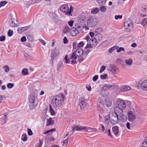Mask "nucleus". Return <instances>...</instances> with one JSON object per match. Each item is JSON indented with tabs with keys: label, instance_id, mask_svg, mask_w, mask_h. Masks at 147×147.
<instances>
[{
	"label": "nucleus",
	"instance_id": "nucleus-35",
	"mask_svg": "<svg viewBox=\"0 0 147 147\" xmlns=\"http://www.w3.org/2000/svg\"><path fill=\"white\" fill-rule=\"evenodd\" d=\"M49 110L51 113V114L52 115H54L55 114V112L54 110L52 108L51 105H50Z\"/></svg>",
	"mask_w": 147,
	"mask_h": 147
},
{
	"label": "nucleus",
	"instance_id": "nucleus-32",
	"mask_svg": "<svg viewBox=\"0 0 147 147\" xmlns=\"http://www.w3.org/2000/svg\"><path fill=\"white\" fill-rule=\"evenodd\" d=\"M116 49H117V53H119L121 51H125V49L123 47H120L116 46Z\"/></svg>",
	"mask_w": 147,
	"mask_h": 147
},
{
	"label": "nucleus",
	"instance_id": "nucleus-30",
	"mask_svg": "<svg viewBox=\"0 0 147 147\" xmlns=\"http://www.w3.org/2000/svg\"><path fill=\"white\" fill-rule=\"evenodd\" d=\"M77 56L76 52H74L70 56V58L71 59H77Z\"/></svg>",
	"mask_w": 147,
	"mask_h": 147
},
{
	"label": "nucleus",
	"instance_id": "nucleus-11",
	"mask_svg": "<svg viewBox=\"0 0 147 147\" xmlns=\"http://www.w3.org/2000/svg\"><path fill=\"white\" fill-rule=\"evenodd\" d=\"M128 119L130 122H132L135 120L136 116L134 113L131 111H129L127 113Z\"/></svg>",
	"mask_w": 147,
	"mask_h": 147
},
{
	"label": "nucleus",
	"instance_id": "nucleus-37",
	"mask_svg": "<svg viewBox=\"0 0 147 147\" xmlns=\"http://www.w3.org/2000/svg\"><path fill=\"white\" fill-rule=\"evenodd\" d=\"M63 64L62 62L61 61H60L59 62L57 65V70L58 71H59L60 68L62 66V64Z\"/></svg>",
	"mask_w": 147,
	"mask_h": 147
},
{
	"label": "nucleus",
	"instance_id": "nucleus-18",
	"mask_svg": "<svg viewBox=\"0 0 147 147\" xmlns=\"http://www.w3.org/2000/svg\"><path fill=\"white\" fill-rule=\"evenodd\" d=\"M141 87L143 90L147 91V79L143 81L142 82Z\"/></svg>",
	"mask_w": 147,
	"mask_h": 147
},
{
	"label": "nucleus",
	"instance_id": "nucleus-22",
	"mask_svg": "<svg viewBox=\"0 0 147 147\" xmlns=\"http://www.w3.org/2000/svg\"><path fill=\"white\" fill-rule=\"evenodd\" d=\"M131 89V88L128 86L123 85L122 86L121 88V92L126 91Z\"/></svg>",
	"mask_w": 147,
	"mask_h": 147
},
{
	"label": "nucleus",
	"instance_id": "nucleus-25",
	"mask_svg": "<svg viewBox=\"0 0 147 147\" xmlns=\"http://www.w3.org/2000/svg\"><path fill=\"white\" fill-rule=\"evenodd\" d=\"M125 62L128 65H131L133 61L131 58L129 59H126L125 60Z\"/></svg>",
	"mask_w": 147,
	"mask_h": 147
},
{
	"label": "nucleus",
	"instance_id": "nucleus-24",
	"mask_svg": "<svg viewBox=\"0 0 147 147\" xmlns=\"http://www.w3.org/2000/svg\"><path fill=\"white\" fill-rule=\"evenodd\" d=\"M28 28V27L27 26L24 27L18 28L17 30L19 33L21 34L22 32L24 31L27 29Z\"/></svg>",
	"mask_w": 147,
	"mask_h": 147
},
{
	"label": "nucleus",
	"instance_id": "nucleus-51",
	"mask_svg": "<svg viewBox=\"0 0 147 147\" xmlns=\"http://www.w3.org/2000/svg\"><path fill=\"white\" fill-rule=\"evenodd\" d=\"M68 138L67 139L64 140L63 142V146H66L68 142Z\"/></svg>",
	"mask_w": 147,
	"mask_h": 147
},
{
	"label": "nucleus",
	"instance_id": "nucleus-26",
	"mask_svg": "<svg viewBox=\"0 0 147 147\" xmlns=\"http://www.w3.org/2000/svg\"><path fill=\"white\" fill-rule=\"evenodd\" d=\"M98 3L100 5H103L106 3L107 0H96Z\"/></svg>",
	"mask_w": 147,
	"mask_h": 147
},
{
	"label": "nucleus",
	"instance_id": "nucleus-62",
	"mask_svg": "<svg viewBox=\"0 0 147 147\" xmlns=\"http://www.w3.org/2000/svg\"><path fill=\"white\" fill-rule=\"evenodd\" d=\"M4 117H5V118L3 119V121L4 122L3 124H5L6 122V116L7 115V113H5L4 114Z\"/></svg>",
	"mask_w": 147,
	"mask_h": 147
},
{
	"label": "nucleus",
	"instance_id": "nucleus-39",
	"mask_svg": "<svg viewBox=\"0 0 147 147\" xmlns=\"http://www.w3.org/2000/svg\"><path fill=\"white\" fill-rule=\"evenodd\" d=\"M56 130L55 128L51 129L50 130L47 131H45L44 133V134H47L49 133V132H52L55 131H56Z\"/></svg>",
	"mask_w": 147,
	"mask_h": 147
},
{
	"label": "nucleus",
	"instance_id": "nucleus-56",
	"mask_svg": "<svg viewBox=\"0 0 147 147\" xmlns=\"http://www.w3.org/2000/svg\"><path fill=\"white\" fill-rule=\"evenodd\" d=\"M5 38V37L4 36H2L0 37V41L3 42L4 41Z\"/></svg>",
	"mask_w": 147,
	"mask_h": 147
},
{
	"label": "nucleus",
	"instance_id": "nucleus-52",
	"mask_svg": "<svg viewBox=\"0 0 147 147\" xmlns=\"http://www.w3.org/2000/svg\"><path fill=\"white\" fill-rule=\"evenodd\" d=\"M28 135L30 136L32 135L33 134L32 131L30 128L28 129Z\"/></svg>",
	"mask_w": 147,
	"mask_h": 147
},
{
	"label": "nucleus",
	"instance_id": "nucleus-28",
	"mask_svg": "<svg viewBox=\"0 0 147 147\" xmlns=\"http://www.w3.org/2000/svg\"><path fill=\"white\" fill-rule=\"evenodd\" d=\"M27 38L28 40L30 41H32L33 40V36L32 35L30 34H28L26 35Z\"/></svg>",
	"mask_w": 147,
	"mask_h": 147
},
{
	"label": "nucleus",
	"instance_id": "nucleus-47",
	"mask_svg": "<svg viewBox=\"0 0 147 147\" xmlns=\"http://www.w3.org/2000/svg\"><path fill=\"white\" fill-rule=\"evenodd\" d=\"M109 116H106L105 117V121L107 123H109Z\"/></svg>",
	"mask_w": 147,
	"mask_h": 147
},
{
	"label": "nucleus",
	"instance_id": "nucleus-4",
	"mask_svg": "<svg viewBox=\"0 0 147 147\" xmlns=\"http://www.w3.org/2000/svg\"><path fill=\"white\" fill-rule=\"evenodd\" d=\"M72 130H77L78 131H85L88 132H91L93 131L96 130L95 129L92 128L87 127L76 125L73 127Z\"/></svg>",
	"mask_w": 147,
	"mask_h": 147
},
{
	"label": "nucleus",
	"instance_id": "nucleus-21",
	"mask_svg": "<svg viewBox=\"0 0 147 147\" xmlns=\"http://www.w3.org/2000/svg\"><path fill=\"white\" fill-rule=\"evenodd\" d=\"M118 87V86H113V85L110 84H105L102 87V89L104 90H106L109 89L111 88H115V87Z\"/></svg>",
	"mask_w": 147,
	"mask_h": 147
},
{
	"label": "nucleus",
	"instance_id": "nucleus-64",
	"mask_svg": "<svg viewBox=\"0 0 147 147\" xmlns=\"http://www.w3.org/2000/svg\"><path fill=\"white\" fill-rule=\"evenodd\" d=\"M68 42L67 39L66 37H65L63 38V43L64 44L67 43Z\"/></svg>",
	"mask_w": 147,
	"mask_h": 147
},
{
	"label": "nucleus",
	"instance_id": "nucleus-12",
	"mask_svg": "<svg viewBox=\"0 0 147 147\" xmlns=\"http://www.w3.org/2000/svg\"><path fill=\"white\" fill-rule=\"evenodd\" d=\"M9 23L10 26L11 27H16L18 26L17 21L12 17L10 19Z\"/></svg>",
	"mask_w": 147,
	"mask_h": 147
},
{
	"label": "nucleus",
	"instance_id": "nucleus-43",
	"mask_svg": "<svg viewBox=\"0 0 147 147\" xmlns=\"http://www.w3.org/2000/svg\"><path fill=\"white\" fill-rule=\"evenodd\" d=\"M84 45V43L83 42H81L77 45L78 48H81V47H82Z\"/></svg>",
	"mask_w": 147,
	"mask_h": 147
},
{
	"label": "nucleus",
	"instance_id": "nucleus-44",
	"mask_svg": "<svg viewBox=\"0 0 147 147\" xmlns=\"http://www.w3.org/2000/svg\"><path fill=\"white\" fill-rule=\"evenodd\" d=\"M13 34V31L11 30H9L7 33L8 36H12Z\"/></svg>",
	"mask_w": 147,
	"mask_h": 147
},
{
	"label": "nucleus",
	"instance_id": "nucleus-27",
	"mask_svg": "<svg viewBox=\"0 0 147 147\" xmlns=\"http://www.w3.org/2000/svg\"><path fill=\"white\" fill-rule=\"evenodd\" d=\"M40 0H30L28 2V4L30 5H33L35 3L40 1Z\"/></svg>",
	"mask_w": 147,
	"mask_h": 147
},
{
	"label": "nucleus",
	"instance_id": "nucleus-3",
	"mask_svg": "<svg viewBox=\"0 0 147 147\" xmlns=\"http://www.w3.org/2000/svg\"><path fill=\"white\" fill-rule=\"evenodd\" d=\"M30 108L32 109L35 107L37 105L38 101L37 97L34 94L30 95L29 98Z\"/></svg>",
	"mask_w": 147,
	"mask_h": 147
},
{
	"label": "nucleus",
	"instance_id": "nucleus-10",
	"mask_svg": "<svg viewBox=\"0 0 147 147\" xmlns=\"http://www.w3.org/2000/svg\"><path fill=\"white\" fill-rule=\"evenodd\" d=\"M115 113L118 115L119 120L123 122H124L127 119V116L124 114L123 111H121V112L120 111L119 112Z\"/></svg>",
	"mask_w": 147,
	"mask_h": 147
},
{
	"label": "nucleus",
	"instance_id": "nucleus-8",
	"mask_svg": "<svg viewBox=\"0 0 147 147\" xmlns=\"http://www.w3.org/2000/svg\"><path fill=\"white\" fill-rule=\"evenodd\" d=\"M133 24L132 21L130 20H127L124 24V27L127 31H129L132 30Z\"/></svg>",
	"mask_w": 147,
	"mask_h": 147
},
{
	"label": "nucleus",
	"instance_id": "nucleus-20",
	"mask_svg": "<svg viewBox=\"0 0 147 147\" xmlns=\"http://www.w3.org/2000/svg\"><path fill=\"white\" fill-rule=\"evenodd\" d=\"M78 21L80 23H84L86 22V16L84 15H80L78 19Z\"/></svg>",
	"mask_w": 147,
	"mask_h": 147
},
{
	"label": "nucleus",
	"instance_id": "nucleus-53",
	"mask_svg": "<svg viewBox=\"0 0 147 147\" xmlns=\"http://www.w3.org/2000/svg\"><path fill=\"white\" fill-rule=\"evenodd\" d=\"M106 68V67L105 66L103 65L101 66V69L100 70V73H102L105 70Z\"/></svg>",
	"mask_w": 147,
	"mask_h": 147
},
{
	"label": "nucleus",
	"instance_id": "nucleus-34",
	"mask_svg": "<svg viewBox=\"0 0 147 147\" xmlns=\"http://www.w3.org/2000/svg\"><path fill=\"white\" fill-rule=\"evenodd\" d=\"M68 56L66 55L64 57V60L65 61V63L66 64L69 63L70 62V59L69 58H67Z\"/></svg>",
	"mask_w": 147,
	"mask_h": 147
},
{
	"label": "nucleus",
	"instance_id": "nucleus-15",
	"mask_svg": "<svg viewBox=\"0 0 147 147\" xmlns=\"http://www.w3.org/2000/svg\"><path fill=\"white\" fill-rule=\"evenodd\" d=\"M70 33L72 36H76L79 34V32L76 28L73 27L71 28L70 30Z\"/></svg>",
	"mask_w": 147,
	"mask_h": 147
},
{
	"label": "nucleus",
	"instance_id": "nucleus-9",
	"mask_svg": "<svg viewBox=\"0 0 147 147\" xmlns=\"http://www.w3.org/2000/svg\"><path fill=\"white\" fill-rule=\"evenodd\" d=\"M59 55V50L58 49L56 48H55L54 50L52 52V53L51 55V59L52 63L53 64V60L58 56Z\"/></svg>",
	"mask_w": 147,
	"mask_h": 147
},
{
	"label": "nucleus",
	"instance_id": "nucleus-13",
	"mask_svg": "<svg viewBox=\"0 0 147 147\" xmlns=\"http://www.w3.org/2000/svg\"><path fill=\"white\" fill-rule=\"evenodd\" d=\"M109 70L112 73L115 74L118 70V69L115 66L112 65H110L109 67Z\"/></svg>",
	"mask_w": 147,
	"mask_h": 147
},
{
	"label": "nucleus",
	"instance_id": "nucleus-40",
	"mask_svg": "<svg viewBox=\"0 0 147 147\" xmlns=\"http://www.w3.org/2000/svg\"><path fill=\"white\" fill-rule=\"evenodd\" d=\"M97 36V39L99 41L102 39V35L100 34H96L94 36Z\"/></svg>",
	"mask_w": 147,
	"mask_h": 147
},
{
	"label": "nucleus",
	"instance_id": "nucleus-5",
	"mask_svg": "<svg viewBox=\"0 0 147 147\" xmlns=\"http://www.w3.org/2000/svg\"><path fill=\"white\" fill-rule=\"evenodd\" d=\"M60 10L61 11L65 13V14L68 16H72L71 13L73 11V8L71 6H70V9H69L67 5H64L61 6Z\"/></svg>",
	"mask_w": 147,
	"mask_h": 147
},
{
	"label": "nucleus",
	"instance_id": "nucleus-49",
	"mask_svg": "<svg viewBox=\"0 0 147 147\" xmlns=\"http://www.w3.org/2000/svg\"><path fill=\"white\" fill-rule=\"evenodd\" d=\"M105 133H108L109 136H110L111 137H112L111 133V130L110 129H108V130L107 129H106Z\"/></svg>",
	"mask_w": 147,
	"mask_h": 147
},
{
	"label": "nucleus",
	"instance_id": "nucleus-38",
	"mask_svg": "<svg viewBox=\"0 0 147 147\" xmlns=\"http://www.w3.org/2000/svg\"><path fill=\"white\" fill-rule=\"evenodd\" d=\"M69 30V27L68 26H65L63 31V32L64 33H66L68 32Z\"/></svg>",
	"mask_w": 147,
	"mask_h": 147
},
{
	"label": "nucleus",
	"instance_id": "nucleus-54",
	"mask_svg": "<svg viewBox=\"0 0 147 147\" xmlns=\"http://www.w3.org/2000/svg\"><path fill=\"white\" fill-rule=\"evenodd\" d=\"M3 68L5 69V72H7L9 70V68L8 66L7 65H5Z\"/></svg>",
	"mask_w": 147,
	"mask_h": 147
},
{
	"label": "nucleus",
	"instance_id": "nucleus-48",
	"mask_svg": "<svg viewBox=\"0 0 147 147\" xmlns=\"http://www.w3.org/2000/svg\"><path fill=\"white\" fill-rule=\"evenodd\" d=\"M14 86V84L11 83H9L7 85V87L8 88L11 89Z\"/></svg>",
	"mask_w": 147,
	"mask_h": 147
},
{
	"label": "nucleus",
	"instance_id": "nucleus-29",
	"mask_svg": "<svg viewBox=\"0 0 147 147\" xmlns=\"http://www.w3.org/2000/svg\"><path fill=\"white\" fill-rule=\"evenodd\" d=\"M47 125H51L53 124L54 121L52 119V118L51 117L49 119H47Z\"/></svg>",
	"mask_w": 147,
	"mask_h": 147
},
{
	"label": "nucleus",
	"instance_id": "nucleus-55",
	"mask_svg": "<svg viewBox=\"0 0 147 147\" xmlns=\"http://www.w3.org/2000/svg\"><path fill=\"white\" fill-rule=\"evenodd\" d=\"M5 99V97L4 96L0 95V103H1L2 101L3 100Z\"/></svg>",
	"mask_w": 147,
	"mask_h": 147
},
{
	"label": "nucleus",
	"instance_id": "nucleus-7",
	"mask_svg": "<svg viewBox=\"0 0 147 147\" xmlns=\"http://www.w3.org/2000/svg\"><path fill=\"white\" fill-rule=\"evenodd\" d=\"M97 22L98 20L95 17L90 16L87 21V24L89 27H93L96 25Z\"/></svg>",
	"mask_w": 147,
	"mask_h": 147
},
{
	"label": "nucleus",
	"instance_id": "nucleus-23",
	"mask_svg": "<svg viewBox=\"0 0 147 147\" xmlns=\"http://www.w3.org/2000/svg\"><path fill=\"white\" fill-rule=\"evenodd\" d=\"M112 102L109 99L107 98L105 99V104L107 107L111 106Z\"/></svg>",
	"mask_w": 147,
	"mask_h": 147
},
{
	"label": "nucleus",
	"instance_id": "nucleus-17",
	"mask_svg": "<svg viewBox=\"0 0 147 147\" xmlns=\"http://www.w3.org/2000/svg\"><path fill=\"white\" fill-rule=\"evenodd\" d=\"M75 52L77 57H82L83 55L84 51L82 48H78Z\"/></svg>",
	"mask_w": 147,
	"mask_h": 147
},
{
	"label": "nucleus",
	"instance_id": "nucleus-59",
	"mask_svg": "<svg viewBox=\"0 0 147 147\" xmlns=\"http://www.w3.org/2000/svg\"><path fill=\"white\" fill-rule=\"evenodd\" d=\"M98 78V75H95L93 77L92 80L93 81H96Z\"/></svg>",
	"mask_w": 147,
	"mask_h": 147
},
{
	"label": "nucleus",
	"instance_id": "nucleus-31",
	"mask_svg": "<svg viewBox=\"0 0 147 147\" xmlns=\"http://www.w3.org/2000/svg\"><path fill=\"white\" fill-rule=\"evenodd\" d=\"M99 11V9L98 8H95L92 9L91 11V13L93 14H96L98 13Z\"/></svg>",
	"mask_w": 147,
	"mask_h": 147
},
{
	"label": "nucleus",
	"instance_id": "nucleus-14",
	"mask_svg": "<svg viewBox=\"0 0 147 147\" xmlns=\"http://www.w3.org/2000/svg\"><path fill=\"white\" fill-rule=\"evenodd\" d=\"M79 105L82 109L84 108L86 106L87 103L84 100V98L81 97L80 98L79 100Z\"/></svg>",
	"mask_w": 147,
	"mask_h": 147
},
{
	"label": "nucleus",
	"instance_id": "nucleus-33",
	"mask_svg": "<svg viewBox=\"0 0 147 147\" xmlns=\"http://www.w3.org/2000/svg\"><path fill=\"white\" fill-rule=\"evenodd\" d=\"M22 74L23 75H26L28 74V70L26 68L23 69L22 72Z\"/></svg>",
	"mask_w": 147,
	"mask_h": 147
},
{
	"label": "nucleus",
	"instance_id": "nucleus-45",
	"mask_svg": "<svg viewBox=\"0 0 147 147\" xmlns=\"http://www.w3.org/2000/svg\"><path fill=\"white\" fill-rule=\"evenodd\" d=\"M101 79H105L107 78L108 76L106 74H104L103 75H101L100 76Z\"/></svg>",
	"mask_w": 147,
	"mask_h": 147
},
{
	"label": "nucleus",
	"instance_id": "nucleus-63",
	"mask_svg": "<svg viewBox=\"0 0 147 147\" xmlns=\"http://www.w3.org/2000/svg\"><path fill=\"white\" fill-rule=\"evenodd\" d=\"M126 127L129 129H130V125L129 123L127 122L126 125Z\"/></svg>",
	"mask_w": 147,
	"mask_h": 147
},
{
	"label": "nucleus",
	"instance_id": "nucleus-36",
	"mask_svg": "<svg viewBox=\"0 0 147 147\" xmlns=\"http://www.w3.org/2000/svg\"><path fill=\"white\" fill-rule=\"evenodd\" d=\"M21 139L24 141H26L27 140V135L26 134H22Z\"/></svg>",
	"mask_w": 147,
	"mask_h": 147
},
{
	"label": "nucleus",
	"instance_id": "nucleus-6",
	"mask_svg": "<svg viewBox=\"0 0 147 147\" xmlns=\"http://www.w3.org/2000/svg\"><path fill=\"white\" fill-rule=\"evenodd\" d=\"M109 121L111 123L115 125L117 124L119 120L118 115L114 112V113H111L109 114Z\"/></svg>",
	"mask_w": 147,
	"mask_h": 147
},
{
	"label": "nucleus",
	"instance_id": "nucleus-2",
	"mask_svg": "<svg viewBox=\"0 0 147 147\" xmlns=\"http://www.w3.org/2000/svg\"><path fill=\"white\" fill-rule=\"evenodd\" d=\"M117 106L114 108L115 112H119L123 111L126 107V103L124 101L119 99L116 102Z\"/></svg>",
	"mask_w": 147,
	"mask_h": 147
},
{
	"label": "nucleus",
	"instance_id": "nucleus-60",
	"mask_svg": "<svg viewBox=\"0 0 147 147\" xmlns=\"http://www.w3.org/2000/svg\"><path fill=\"white\" fill-rule=\"evenodd\" d=\"M7 3V1H3L0 2V3L2 5V6H4Z\"/></svg>",
	"mask_w": 147,
	"mask_h": 147
},
{
	"label": "nucleus",
	"instance_id": "nucleus-42",
	"mask_svg": "<svg viewBox=\"0 0 147 147\" xmlns=\"http://www.w3.org/2000/svg\"><path fill=\"white\" fill-rule=\"evenodd\" d=\"M142 24L144 26H145L146 25H147V18H145L142 21Z\"/></svg>",
	"mask_w": 147,
	"mask_h": 147
},
{
	"label": "nucleus",
	"instance_id": "nucleus-41",
	"mask_svg": "<svg viewBox=\"0 0 147 147\" xmlns=\"http://www.w3.org/2000/svg\"><path fill=\"white\" fill-rule=\"evenodd\" d=\"M116 46H114L113 47H112L110 48L109 50V53H112L115 49H116Z\"/></svg>",
	"mask_w": 147,
	"mask_h": 147
},
{
	"label": "nucleus",
	"instance_id": "nucleus-19",
	"mask_svg": "<svg viewBox=\"0 0 147 147\" xmlns=\"http://www.w3.org/2000/svg\"><path fill=\"white\" fill-rule=\"evenodd\" d=\"M96 38H97V36H94L93 39L92 38L89 40V43L93 45H96L98 41Z\"/></svg>",
	"mask_w": 147,
	"mask_h": 147
},
{
	"label": "nucleus",
	"instance_id": "nucleus-50",
	"mask_svg": "<svg viewBox=\"0 0 147 147\" xmlns=\"http://www.w3.org/2000/svg\"><path fill=\"white\" fill-rule=\"evenodd\" d=\"M102 31L101 29L100 28H98L95 30L94 31V33L95 34H100V32Z\"/></svg>",
	"mask_w": 147,
	"mask_h": 147
},
{
	"label": "nucleus",
	"instance_id": "nucleus-16",
	"mask_svg": "<svg viewBox=\"0 0 147 147\" xmlns=\"http://www.w3.org/2000/svg\"><path fill=\"white\" fill-rule=\"evenodd\" d=\"M112 131L113 133L117 136L119 135V128L118 126H115L112 127Z\"/></svg>",
	"mask_w": 147,
	"mask_h": 147
},
{
	"label": "nucleus",
	"instance_id": "nucleus-46",
	"mask_svg": "<svg viewBox=\"0 0 147 147\" xmlns=\"http://www.w3.org/2000/svg\"><path fill=\"white\" fill-rule=\"evenodd\" d=\"M100 10L102 12H105L106 10V7L105 6L101 7H100Z\"/></svg>",
	"mask_w": 147,
	"mask_h": 147
},
{
	"label": "nucleus",
	"instance_id": "nucleus-58",
	"mask_svg": "<svg viewBox=\"0 0 147 147\" xmlns=\"http://www.w3.org/2000/svg\"><path fill=\"white\" fill-rule=\"evenodd\" d=\"M74 21L73 20H71L68 22L69 25L71 27L72 26L73 24Z\"/></svg>",
	"mask_w": 147,
	"mask_h": 147
},
{
	"label": "nucleus",
	"instance_id": "nucleus-57",
	"mask_svg": "<svg viewBox=\"0 0 147 147\" xmlns=\"http://www.w3.org/2000/svg\"><path fill=\"white\" fill-rule=\"evenodd\" d=\"M122 17V15H116L115 16V19L117 20L118 19H121Z\"/></svg>",
	"mask_w": 147,
	"mask_h": 147
},
{
	"label": "nucleus",
	"instance_id": "nucleus-1",
	"mask_svg": "<svg viewBox=\"0 0 147 147\" xmlns=\"http://www.w3.org/2000/svg\"><path fill=\"white\" fill-rule=\"evenodd\" d=\"M65 96L62 93L54 96L51 103L52 105L54 107H60L64 101Z\"/></svg>",
	"mask_w": 147,
	"mask_h": 147
},
{
	"label": "nucleus",
	"instance_id": "nucleus-61",
	"mask_svg": "<svg viewBox=\"0 0 147 147\" xmlns=\"http://www.w3.org/2000/svg\"><path fill=\"white\" fill-rule=\"evenodd\" d=\"M26 40V38L25 36H23L21 39V41L22 42H25Z\"/></svg>",
	"mask_w": 147,
	"mask_h": 147
}]
</instances>
